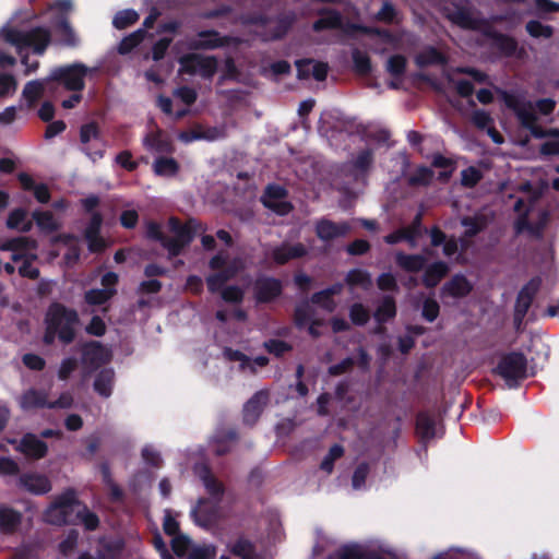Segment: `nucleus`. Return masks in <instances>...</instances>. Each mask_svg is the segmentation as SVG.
Returning a JSON list of instances; mask_svg holds the SVG:
<instances>
[{"label": "nucleus", "instance_id": "nucleus-1", "mask_svg": "<svg viewBox=\"0 0 559 559\" xmlns=\"http://www.w3.org/2000/svg\"><path fill=\"white\" fill-rule=\"evenodd\" d=\"M506 20L504 15H493L490 20L474 16L471 9L457 8L451 15V21L463 29L479 32L484 37L491 40V46L502 57L523 58L526 53L523 47H519L518 40L508 34L500 33L492 27L493 23H501Z\"/></svg>", "mask_w": 559, "mask_h": 559}, {"label": "nucleus", "instance_id": "nucleus-2", "mask_svg": "<svg viewBox=\"0 0 559 559\" xmlns=\"http://www.w3.org/2000/svg\"><path fill=\"white\" fill-rule=\"evenodd\" d=\"M80 318L75 309L68 308L63 304L52 302L46 314V331L43 341L46 345H51L56 336L64 344H71L76 336L74 326Z\"/></svg>", "mask_w": 559, "mask_h": 559}, {"label": "nucleus", "instance_id": "nucleus-3", "mask_svg": "<svg viewBox=\"0 0 559 559\" xmlns=\"http://www.w3.org/2000/svg\"><path fill=\"white\" fill-rule=\"evenodd\" d=\"M2 37L5 43L14 46L19 55L31 48L36 55H44L51 44V31L45 26H35L29 29L4 27Z\"/></svg>", "mask_w": 559, "mask_h": 559}, {"label": "nucleus", "instance_id": "nucleus-4", "mask_svg": "<svg viewBox=\"0 0 559 559\" xmlns=\"http://www.w3.org/2000/svg\"><path fill=\"white\" fill-rule=\"evenodd\" d=\"M72 10V0H53L46 8V11H56L51 19V27L58 44L69 48H76L80 45V37L70 23L69 14Z\"/></svg>", "mask_w": 559, "mask_h": 559}, {"label": "nucleus", "instance_id": "nucleus-5", "mask_svg": "<svg viewBox=\"0 0 559 559\" xmlns=\"http://www.w3.org/2000/svg\"><path fill=\"white\" fill-rule=\"evenodd\" d=\"M83 210L91 214L90 222L84 230V238L87 241V248L93 253H98L105 250L106 243L104 238L100 236V229L103 225V214L95 211L100 204V199L96 194H91L85 199L81 200Z\"/></svg>", "mask_w": 559, "mask_h": 559}, {"label": "nucleus", "instance_id": "nucleus-6", "mask_svg": "<svg viewBox=\"0 0 559 559\" xmlns=\"http://www.w3.org/2000/svg\"><path fill=\"white\" fill-rule=\"evenodd\" d=\"M502 99L507 108L515 114L520 124L524 129L530 130L534 138L542 139L547 135L546 131L537 124V117L531 102H526L508 92L502 93Z\"/></svg>", "mask_w": 559, "mask_h": 559}, {"label": "nucleus", "instance_id": "nucleus-7", "mask_svg": "<svg viewBox=\"0 0 559 559\" xmlns=\"http://www.w3.org/2000/svg\"><path fill=\"white\" fill-rule=\"evenodd\" d=\"M90 69L81 62L53 68L48 81L57 83L70 92H82L85 87V78Z\"/></svg>", "mask_w": 559, "mask_h": 559}, {"label": "nucleus", "instance_id": "nucleus-8", "mask_svg": "<svg viewBox=\"0 0 559 559\" xmlns=\"http://www.w3.org/2000/svg\"><path fill=\"white\" fill-rule=\"evenodd\" d=\"M319 16L312 23V31L321 33L323 31H342L345 34H354L357 32L367 33L368 28L356 23L345 22L342 13L333 8L323 7L317 10Z\"/></svg>", "mask_w": 559, "mask_h": 559}, {"label": "nucleus", "instance_id": "nucleus-9", "mask_svg": "<svg viewBox=\"0 0 559 559\" xmlns=\"http://www.w3.org/2000/svg\"><path fill=\"white\" fill-rule=\"evenodd\" d=\"M493 372L500 376L509 386H516L527 378V359L521 352H510L500 358Z\"/></svg>", "mask_w": 559, "mask_h": 559}, {"label": "nucleus", "instance_id": "nucleus-10", "mask_svg": "<svg viewBox=\"0 0 559 559\" xmlns=\"http://www.w3.org/2000/svg\"><path fill=\"white\" fill-rule=\"evenodd\" d=\"M181 71L188 74L199 73L203 79L211 80L217 72L218 61L214 56L188 53L180 58Z\"/></svg>", "mask_w": 559, "mask_h": 559}, {"label": "nucleus", "instance_id": "nucleus-11", "mask_svg": "<svg viewBox=\"0 0 559 559\" xmlns=\"http://www.w3.org/2000/svg\"><path fill=\"white\" fill-rule=\"evenodd\" d=\"M80 142L83 145L82 152L93 162L104 157L105 150L100 143V130L97 122L91 121L81 126Z\"/></svg>", "mask_w": 559, "mask_h": 559}, {"label": "nucleus", "instance_id": "nucleus-12", "mask_svg": "<svg viewBox=\"0 0 559 559\" xmlns=\"http://www.w3.org/2000/svg\"><path fill=\"white\" fill-rule=\"evenodd\" d=\"M283 293L281 280L262 275L253 283V297L257 304H270L276 300Z\"/></svg>", "mask_w": 559, "mask_h": 559}, {"label": "nucleus", "instance_id": "nucleus-13", "mask_svg": "<svg viewBox=\"0 0 559 559\" xmlns=\"http://www.w3.org/2000/svg\"><path fill=\"white\" fill-rule=\"evenodd\" d=\"M194 472L203 483L206 492L215 503H219L225 493V486L212 473L207 464H197Z\"/></svg>", "mask_w": 559, "mask_h": 559}, {"label": "nucleus", "instance_id": "nucleus-14", "mask_svg": "<svg viewBox=\"0 0 559 559\" xmlns=\"http://www.w3.org/2000/svg\"><path fill=\"white\" fill-rule=\"evenodd\" d=\"M297 70V78L299 80H307L312 76L316 81L322 82L328 76V63L322 61H314L313 59H299L295 62Z\"/></svg>", "mask_w": 559, "mask_h": 559}, {"label": "nucleus", "instance_id": "nucleus-15", "mask_svg": "<svg viewBox=\"0 0 559 559\" xmlns=\"http://www.w3.org/2000/svg\"><path fill=\"white\" fill-rule=\"evenodd\" d=\"M385 559L380 552L366 549L357 543L344 544L328 559Z\"/></svg>", "mask_w": 559, "mask_h": 559}, {"label": "nucleus", "instance_id": "nucleus-16", "mask_svg": "<svg viewBox=\"0 0 559 559\" xmlns=\"http://www.w3.org/2000/svg\"><path fill=\"white\" fill-rule=\"evenodd\" d=\"M19 486L35 496L48 493L52 488L50 479L38 473H23L19 478Z\"/></svg>", "mask_w": 559, "mask_h": 559}, {"label": "nucleus", "instance_id": "nucleus-17", "mask_svg": "<svg viewBox=\"0 0 559 559\" xmlns=\"http://www.w3.org/2000/svg\"><path fill=\"white\" fill-rule=\"evenodd\" d=\"M350 230L347 222L335 223L328 218H321L316 224V235L323 241H331L346 236Z\"/></svg>", "mask_w": 559, "mask_h": 559}, {"label": "nucleus", "instance_id": "nucleus-18", "mask_svg": "<svg viewBox=\"0 0 559 559\" xmlns=\"http://www.w3.org/2000/svg\"><path fill=\"white\" fill-rule=\"evenodd\" d=\"M230 41L229 36H221L215 29H206L198 33V38L192 41L191 47L200 50H212L226 47Z\"/></svg>", "mask_w": 559, "mask_h": 559}, {"label": "nucleus", "instance_id": "nucleus-19", "mask_svg": "<svg viewBox=\"0 0 559 559\" xmlns=\"http://www.w3.org/2000/svg\"><path fill=\"white\" fill-rule=\"evenodd\" d=\"M23 522V514L19 510L8 506L0 504V533L3 535H14Z\"/></svg>", "mask_w": 559, "mask_h": 559}, {"label": "nucleus", "instance_id": "nucleus-20", "mask_svg": "<svg viewBox=\"0 0 559 559\" xmlns=\"http://www.w3.org/2000/svg\"><path fill=\"white\" fill-rule=\"evenodd\" d=\"M306 254L307 249L300 242L295 245L284 242L272 250V259L277 265H284L290 260L304 258Z\"/></svg>", "mask_w": 559, "mask_h": 559}, {"label": "nucleus", "instance_id": "nucleus-21", "mask_svg": "<svg viewBox=\"0 0 559 559\" xmlns=\"http://www.w3.org/2000/svg\"><path fill=\"white\" fill-rule=\"evenodd\" d=\"M19 450L27 457L39 460L46 456L48 445L33 433H26L20 442Z\"/></svg>", "mask_w": 559, "mask_h": 559}, {"label": "nucleus", "instance_id": "nucleus-22", "mask_svg": "<svg viewBox=\"0 0 559 559\" xmlns=\"http://www.w3.org/2000/svg\"><path fill=\"white\" fill-rule=\"evenodd\" d=\"M217 504L211 503L207 498H200L197 507L192 509L191 515L193 516L197 524L201 526H207L216 520Z\"/></svg>", "mask_w": 559, "mask_h": 559}, {"label": "nucleus", "instance_id": "nucleus-23", "mask_svg": "<svg viewBox=\"0 0 559 559\" xmlns=\"http://www.w3.org/2000/svg\"><path fill=\"white\" fill-rule=\"evenodd\" d=\"M415 431L421 443H427L436 437V420L431 414L421 411L416 415Z\"/></svg>", "mask_w": 559, "mask_h": 559}, {"label": "nucleus", "instance_id": "nucleus-24", "mask_svg": "<svg viewBox=\"0 0 559 559\" xmlns=\"http://www.w3.org/2000/svg\"><path fill=\"white\" fill-rule=\"evenodd\" d=\"M267 394L263 391H259L252 395V397L243 406V423L252 426L259 419L263 405L266 403Z\"/></svg>", "mask_w": 559, "mask_h": 559}, {"label": "nucleus", "instance_id": "nucleus-25", "mask_svg": "<svg viewBox=\"0 0 559 559\" xmlns=\"http://www.w3.org/2000/svg\"><path fill=\"white\" fill-rule=\"evenodd\" d=\"M450 269L447 262L436 261L425 269L423 274V285L426 288H435L448 275Z\"/></svg>", "mask_w": 559, "mask_h": 559}, {"label": "nucleus", "instance_id": "nucleus-26", "mask_svg": "<svg viewBox=\"0 0 559 559\" xmlns=\"http://www.w3.org/2000/svg\"><path fill=\"white\" fill-rule=\"evenodd\" d=\"M53 91L48 76L43 80H33L24 85L22 91L23 98L26 99L28 106H34L39 98L44 95L45 91Z\"/></svg>", "mask_w": 559, "mask_h": 559}, {"label": "nucleus", "instance_id": "nucleus-27", "mask_svg": "<svg viewBox=\"0 0 559 559\" xmlns=\"http://www.w3.org/2000/svg\"><path fill=\"white\" fill-rule=\"evenodd\" d=\"M395 263L405 272L418 273L425 269L427 259L425 258V255L419 253L407 254L402 251H399L395 254Z\"/></svg>", "mask_w": 559, "mask_h": 559}, {"label": "nucleus", "instance_id": "nucleus-28", "mask_svg": "<svg viewBox=\"0 0 559 559\" xmlns=\"http://www.w3.org/2000/svg\"><path fill=\"white\" fill-rule=\"evenodd\" d=\"M47 396L43 390L29 389L22 394L20 405L24 411L48 408Z\"/></svg>", "mask_w": 559, "mask_h": 559}, {"label": "nucleus", "instance_id": "nucleus-29", "mask_svg": "<svg viewBox=\"0 0 559 559\" xmlns=\"http://www.w3.org/2000/svg\"><path fill=\"white\" fill-rule=\"evenodd\" d=\"M396 301L391 295H384L373 312V318L379 324H385L396 317Z\"/></svg>", "mask_w": 559, "mask_h": 559}, {"label": "nucleus", "instance_id": "nucleus-30", "mask_svg": "<svg viewBox=\"0 0 559 559\" xmlns=\"http://www.w3.org/2000/svg\"><path fill=\"white\" fill-rule=\"evenodd\" d=\"M443 290L452 297L463 298L473 290V286L464 275L456 274L444 284Z\"/></svg>", "mask_w": 559, "mask_h": 559}, {"label": "nucleus", "instance_id": "nucleus-31", "mask_svg": "<svg viewBox=\"0 0 559 559\" xmlns=\"http://www.w3.org/2000/svg\"><path fill=\"white\" fill-rule=\"evenodd\" d=\"M144 144L156 153L171 154L175 151L173 141L160 131L147 134Z\"/></svg>", "mask_w": 559, "mask_h": 559}, {"label": "nucleus", "instance_id": "nucleus-32", "mask_svg": "<svg viewBox=\"0 0 559 559\" xmlns=\"http://www.w3.org/2000/svg\"><path fill=\"white\" fill-rule=\"evenodd\" d=\"M415 62L420 68L442 66L447 63V57L436 47L428 46L415 57Z\"/></svg>", "mask_w": 559, "mask_h": 559}, {"label": "nucleus", "instance_id": "nucleus-33", "mask_svg": "<svg viewBox=\"0 0 559 559\" xmlns=\"http://www.w3.org/2000/svg\"><path fill=\"white\" fill-rule=\"evenodd\" d=\"M115 372L111 368L102 369L95 377L94 390L103 397H109L112 393Z\"/></svg>", "mask_w": 559, "mask_h": 559}, {"label": "nucleus", "instance_id": "nucleus-34", "mask_svg": "<svg viewBox=\"0 0 559 559\" xmlns=\"http://www.w3.org/2000/svg\"><path fill=\"white\" fill-rule=\"evenodd\" d=\"M180 170L174 157L159 156L153 163V171L158 177H175Z\"/></svg>", "mask_w": 559, "mask_h": 559}, {"label": "nucleus", "instance_id": "nucleus-35", "mask_svg": "<svg viewBox=\"0 0 559 559\" xmlns=\"http://www.w3.org/2000/svg\"><path fill=\"white\" fill-rule=\"evenodd\" d=\"M26 210L22 207L14 209L7 218V227L9 229H17L21 233H28L33 227V223L26 221Z\"/></svg>", "mask_w": 559, "mask_h": 559}, {"label": "nucleus", "instance_id": "nucleus-36", "mask_svg": "<svg viewBox=\"0 0 559 559\" xmlns=\"http://www.w3.org/2000/svg\"><path fill=\"white\" fill-rule=\"evenodd\" d=\"M374 163V153L371 148H365L358 152L357 156L354 158L352 165L357 176H365L371 169Z\"/></svg>", "mask_w": 559, "mask_h": 559}, {"label": "nucleus", "instance_id": "nucleus-37", "mask_svg": "<svg viewBox=\"0 0 559 559\" xmlns=\"http://www.w3.org/2000/svg\"><path fill=\"white\" fill-rule=\"evenodd\" d=\"M345 283L350 287L359 286L366 290L372 286L370 273L361 269L349 270L346 274Z\"/></svg>", "mask_w": 559, "mask_h": 559}, {"label": "nucleus", "instance_id": "nucleus-38", "mask_svg": "<svg viewBox=\"0 0 559 559\" xmlns=\"http://www.w3.org/2000/svg\"><path fill=\"white\" fill-rule=\"evenodd\" d=\"M36 247L35 240L29 237L19 236L7 239L0 245L1 251L24 252Z\"/></svg>", "mask_w": 559, "mask_h": 559}, {"label": "nucleus", "instance_id": "nucleus-39", "mask_svg": "<svg viewBox=\"0 0 559 559\" xmlns=\"http://www.w3.org/2000/svg\"><path fill=\"white\" fill-rule=\"evenodd\" d=\"M116 294L117 289L92 288L85 292L84 300L91 306H102L108 302Z\"/></svg>", "mask_w": 559, "mask_h": 559}, {"label": "nucleus", "instance_id": "nucleus-40", "mask_svg": "<svg viewBox=\"0 0 559 559\" xmlns=\"http://www.w3.org/2000/svg\"><path fill=\"white\" fill-rule=\"evenodd\" d=\"M435 173L427 166H419L408 176L407 183L409 187H427L431 183Z\"/></svg>", "mask_w": 559, "mask_h": 559}, {"label": "nucleus", "instance_id": "nucleus-41", "mask_svg": "<svg viewBox=\"0 0 559 559\" xmlns=\"http://www.w3.org/2000/svg\"><path fill=\"white\" fill-rule=\"evenodd\" d=\"M230 552L241 559H257L255 546L246 538H238L231 546Z\"/></svg>", "mask_w": 559, "mask_h": 559}, {"label": "nucleus", "instance_id": "nucleus-42", "mask_svg": "<svg viewBox=\"0 0 559 559\" xmlns=\"http://www.w3.org/2000/svg\"><path fill=\"white\" fill-rule=\"evenodd\" d=\"M103 345L97 341H91L83 346V359L94 367L102 362Z\"/></svg>", "mask_w": 559, "mask_h": 559}, {"label": "nucleus", "instance_id": "nucleus-43", "mask_svg": "<svg viewBox=\"0 0 559 559\" xmlns=\"http://www.w3.org/2000/svg\"><path fill=\"white\" fill-rule=\"evenodd\" d=\"M32 217L41 230L52 233L56 231L59 227L55 221L53 214L50 211L36 210L32 213Z\"/></svg>", "mask_w": 559, "mask_h": 559}, {"label": "nucleus", "instance_id": "nucleus-44", "mask_svg": "<svg viewBox=\"0 0 559 559\" xmlns=\"http://www.w3.org/2000/svg\"><path fill=\"white\" fill-rule=\"evenodd\" d=\"M462 226L466 227L464 236L473 238L486 228V222L478 216H465L461 219Z\"/></svg>", "mask_w": 559, "mask_h": 559}, {"label": "nucleus", "instance_id": "nucleus-45", "mask_svg": "<svg viewBox=\"0 0 559 559\" xmlns=\"http://www.w3.org/2000/svg\"><path fill=\"white\" fill-rule=\"evenodd\" d=\"M525 29L533 38H550L554 35V27L543 24L537 20H531L526 23Z\"/></svg>", "mask_w": 559, "mask_h": 559}, {"label": "nucleus", "instance_id": "nucleus-46", "mask_svg": "<svg viewBox=\"0 0 559 559\" xmlns=\"http://www.w3.org/2000/svg\"><path fill=\"white\" fill-rule=\"evenodd\" d=\"M138 20H139V14L136 13V11H134L132 9H126V10H121L116 13V15L114 16V20H112V25L117 29H124V28L133 25L134 23H136Z\"/></svg>", "mask_w": 559, "mask_h": 559}, {"label": "nucleus", "instance_id": "nucleus-47", "mask_svg": "<svg viewBox=\"0 0 559 559\" xmlns=\"http://www.w3.org/2000/svg\"><path fill=\"white\" fill-rule=\"evenodd\" d=\"M355 71L360 75H368L371 70V60L367 52L355 49L352 53Z\"/></svg>", "mask_w": 559, "mask_h": 559}, {"label": "nucleus", "instance_id": "nucleus-48", "mask_svg": "<svg viewBox=\"0 0 559 559\" xmlns=\"http://www.w3.org/2000/svg\"><path fill=\"white\" fill-rule=\"evenodd\" d=\"M343 455H344V448L338 443L333 444L330 448L328 454L323 457V460L320 464V468L323 472L331 474L334 469V462L336 460L341 459Z\"/></svg>", "mask_w": 559, "mask_h": 559}, {"label": "nucleus", "instance_id": "nucleus-49", "mask_svg": "<svg viewBox=\"0 0 559 559\" xmlns=\"http://www.w3.org/2000/svg\"><path fill=\"white\" fill-rule=\"evenodd\" d=\"M76 503V492L72 488L66 489L61 495L57 496L56 499L51 502L53 509L59 508L61 510L67 511L68 513L71 511V508Z\"/></svg>", "mask_w": 559, "mask_h": 559}, {"label": "nucleus", "instance_id": "nucleus-50", "mask_svg": "<svg viewBox=\"0 0 559 559\" xmlns=\"http://www.w3.org/2000/svg\"><path fill=\"white\" fill-rule=\"evenodd\" d=\"M144 38L142 31H135L130 35L123 37L118 45V52L120 55L130 53L135 47H138Z\"/></svg>", "mask_w": 559, "mask_h": 559}, {"label": "nucleus", "instance_id": "nucleus-51", "mask_svg": "<svg viewBox=\"0 0 559 559\" xmlns=\"http://www.w3.org/2000/svg\"><path fill=\"white\" fill-rule=\"evenodd\" d=\"M313 310L307 301L297 305L294 310V323L296 328L304 329L309 321H312Z\"/></svg>", "mask_w": 559, "mask_h": 559}, {"label": "nucleus", "instance_id": "nucleus-52", "mask_svg": "<svg viewBox=\"0 0 559 559\" xmlns=\"http://www.w3.org/2000/svg\"><path fill=\"white\" fill-rule=\"evenodd\" d=\"M402 229L405 230L406 233L407 242L409 243V246L415 247L416 240L420 236L423 229V212H418L414 216L412 223L408 226L403 227Z\"/></svg>", "mask_w": 559, "mask_h": 559}, {"label": "nucleus", "instance_id": "nucleus-53", "mask_svg": "<svg viewBox=\"0 0 559 559\" xmlns=\"http://www.w3.org/2000/svg\"><path fill=\"white\" fill-rule=\"evenodd\" d=\"M263 347L269 354L274 355L276 358L283 357L286 353L293 349V346L283 340L270 338L263 343Z\"/></svg>", "mask_w": 559, "mask_h": 559}, {"label": "nucleus", "instance_id": "nucleus-54", "mask_svg": "<svg viewBox=\"0 0 559 559\" xmlns=\"http://www.w3.org/2000/svg\"><path fill=\"white\" fill-rule=\"evenodd\" d=\"M310 301L328 312H333L336 309L335 300L325 288L312 294Z\"/></svg>", "mask_w": 559, "mask_h": 559}, {"label": "nucleus", "instance_id": "nucleus-55", "mask_svg": "<svg viewBox=\"0 0 559 559\" xmlns=\"http://www.w3.org/2000/svg\"><path fill=\"white\" fill-rule=\"evenodd\" d=\"M68 514L69 513L67 511L59 508L53 509V506L50 503V506L45 510L43 519L46 523L61 526L68 523Z\"/></svg>", "mask_w": 559, "mask_h": 559}, {"label": "nucleus", "instance_id": "nucleus-56", "mask_svg": "<svg viewBox=\"0 0 559 559\" xmlns=\"http://www.w3.org/2000/svg\"><path fill=\"white\" fill-rule=\"evenodd\" d=\"M349 319L353 324L362 326L369 321L370 314L362 304L355 302L349 308Z\"/></svg>", "mask_w": 559, "mask_h": 559}, {"label": "nucleus", "instance_id": "nucleus-57", "mask_svg": "<svg viewBox=\"0 0 559 559\" xmlns=\"http://www.w3.org/2000/svg\"><path fill=\"white\" fill-rule=\"evenodd\" d=\"M534 299L530 296L519 292L515 307H514V321L521 323L524 317L526 316L530 307L532 306Z\"/></svg>", "mask_w": 559, "mask_h": 559}, {"label": "nucleus", "instance_id": "nucleus-58", "mask_svg": "<svg viewBox=\"0 0 559 559\" xmlns=\"http://www.w3.org/2000/svg\"><path fill=\"white\" fill-rule=\"evenodd\" d=\"M224 357L229 361H240V368L245 370L246 368H250L252 372H255L254 366L251 365L250 358L238 349H233L231 347H225L223 350Z\"/></svg>", "mask_w": 559, "mask_h": 559}, {"label": "nucleus", "instance_id": "nucleus-59", "mask_svg": "<svg viewBox=\"0 0 559 559\" xmlns=\"http://www.w3.org/2000/svg\"><path fill=\"white\" fill-rule=\"evenodd\" d=\"M406 64L407 60L403 55H393L388 60L386 70L391 75L401 78L406 71Z\"/></svg>", "mask_w": 559, "mask_h": 559}, {"label": "nucleus", "instance_id": "nucleus-60", "mask_svg": "<svg viewBox=\"0 0 559 559\" xmlns=\"http://www.w3.org/2000/svg\"><path fill=\"white\" fill-rule=\"evenodd\" d=\"M481 178V171L474 166H469L461 171V183L466 188H474L478 185Z\"/></svg>", "mask_w": 559, "mask_h": 559}, {"label": "nucleus", "instance_id": "nucleus-61", "mask_svg": "<svg viewBox=\"0 0 559 559\" xmlns=\"http://www.w3.org/2000/svg\"><path fill=\"white\" fill-rule=\"evenodd\" d=\"M221 296L226 302L241 304L245 297V293L239 286L230 285L221 292Z\"/></svg>", "mask_w": 559, "mask_h": 559}, {"label": "nucleus", "instance_id": "nucleus-62", "mask_svg": "<svg viewBox=\"0 0 559 559\" xmlns=\"http://www.w3.org/2000/svg\"><path fill=\"white\" fill-rule=\"evenodd\" d=\"M207 289L211 294H216L222 292L225 287L224 285L227 283V277L221 274L219 271L214 272L206 276L205 278Z\"/></svg>", "mask_w": 559, "mask_h": 559}, {"label": "nucleus", "instance_id": "nucleus-63", "mask_svg": "<svg viewBox=\"0 0 559 559\" xmlns=\"http://www.w3.org/2000/svg\"><path fill=\"white\" fill-rule=\"evenodd\" d=\"M440 313V306L437 300L427 298L423 304L421 316L428 322H433Z\"/></svg>", "mask_w": 559, "mask_h": 559}, {"label": "nucleus", "instance_id": "nucleus-64", "mask_svg": "<svg viewBox=\"0 0 559 559\" xmlns=\"http://www.w3.org/2000/svg\"><path fill=\"white\" fill-rule=\"evenodd\" d=\"M216 555L215 547L213 546H199L192 548L187 559H214Z\"/></svg>", "mask_w": 559, "mask_h": 559}]
</instances>
